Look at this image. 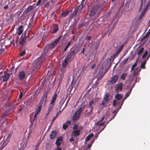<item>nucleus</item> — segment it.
Here are the masks:
<instances>
[{"label":"nucleus","mask_w":150,"mask_h":150,"mask_svg":"<svg viewBox=\"0 0 150 150\" xmlns=\"http://www.w3.org/2000/svg\"><path fill=\"white\" fill-rule=\"evenodd\" d=\"M123 96L120 94L116 95L115 97L116 99L121 100Z\"/></svg>","instance_id":"31"},{"label":"nucleus","mask_w":150,"mask_h":150,"mask_svg":"<svg viewBox=\"0 0 150 150\" xmlns=\"http://www.w3.org/2000/svg\"><path fill=\"white\" fill-rule=\"evenodd\" d=\"M127 97H126V96H125V97L124 98L122 99V103L121 104V106H122V104L124 102V101L127 98Z\"/></svg>","instance_id":"62"},{"label":"nucleus","mask_w":150,"mask_h":150,"mask_svg":"<svg viewBox=\"0 0 150 150\" xmlns=\"http://www.w3.org/2000/svg\"><path fill=\"white\" fill-rule=\"evenodd\" d=\"M25 40H26V38H24V37L22 38L21 37V38L20 39V42L19 43V45H22V44H23L24 43Z\"/></svg>","instance_id":"29"},{"label":"nucleus","mask_w":150,"mask_h":150,"mask_svg":"<svg viewBox=\"0 0 150 150\" xmlns=\"http://www.w3.org/2000/svg\"><path fill=\"white\" fill-rule=\"evenodd\" d=\"M117 56V55H116L115 53L113 54L112 55L110 56V58H109L108 59L109 61L110 62H111V61H113L114 60L115 57ZM108 60V59H107V60Z\"/></svg>","instance_id":"23"},{"label":"nucleus","mask_w":150,"mask_h":150,"mask_svg":"<svg viewBox=\"0 0 150 150\" xmlns=\"http://www.w3.org/2000/svg\"><path fill=\"white\" fill-rule=\"evenodd\" d=\"M10 74L8 73H5L3 72L0 73V80L3 79L4 81H7L9 77Z\"/></svg>","instance_id":"4"},{"label":"nucleus","mask_w":150,"mask_h":150,"mask_svg":"<svg viewBox=\"0 0 150 150\" xmlns=\"http://www.w3.org/2000/svg\"><path fill=\"white\" fill-rule=\"evenodd\" d=\"M146 63V61H145L144 62L142 63L141 65V68L142 69H145V65Z\"/></svg>","instance_id":"38"},{"label":"nucleus","mask_w":150,"mask_h":150,"mask_svg":"<svg viewBox=\"0 0 150 150\" xmlns=\"http://www.w3.org/2000/svg\"><path fill=\"white\" fill-rule=\"evenodd\" d=\"M54 28L53 29V31L52 32V34H54L56 33L58 30L59 28L58 25L55 24L54 26Z\"/></svg>","instance_id":"25"},{"label":"nucleus","mask_w":150,"mask_h":150,"mask_svg":"<svg viewBox=\"0 0 150 150\" xmlns=\"http://www.w3.org/2000/svg\"><path fill=\"white\" fill-rule=\"evenodd\" d=\"M40 142H38L35 146V150H37L38 148L40 145Z\"/></svg>","instance_id":"54"},{"label":"nucleus","mask_w":150,"mask_h":150,"mask_svg":"<svg viewBox=\"0 0 150 150\" xmlns=\"http://www.w3.org/2000/svg\"><path fill=\"white\" fill-rule=\"evenodd\" d=\"M62 35H60L57 39H56L52 42L51 44L48 46L49 49H52L55 46L57 43L59 42V40L62 38Z\"/></svg>","instance_id":"5"},{"label":"nucleus","mask_w":150,"mask_h":150,"mask_svg":"<svg viewBox=\"0 0 150 150\" xmlns=\"http://www.w3.org/2000/svg\"><path fill=\"white\" fill-rule=\"evenodd\" d=\"M118 78V76L117 75H114L111 78L110 80L108 81V83L111 84H114L116 82Z\"/></svg>","instance_id":"7"},{"label":"nucleus","mask_w":150,"mask_h":150,"mask_svg":"<svg viewBox=\"0 0 150 150\" xmlns=\"http://www.w3.org/2000/svg\"><path fill=\"white\" fill-rule=\"evenodd\" d=\"M146 0H141V4L140 6V8L139 9V11H140L141 10V9L142 8V5L144 4Z\"/></svg>","instance_id":"42"},{"label":"nucleus","mask_w":150,"mask_h":150,"mask_svg":"<svg viewBox=\"0 0 150 150\" xmlns=\"http://www.w3.org/2000/svg\"><path fill=\"white\" fill-rule=\"evenodd\" d=\"M122 103V101L121 100H118L117 99H115L114 100L113 103V106L115 107L116 105H119L121 106V104ZM120 107H121L120 106Z\"/></svg>","instance_id":"15"},{"label":"nucleus","mask_w":150,"mask_h":150,"mask_svg":"<svg viewBox=\"0 0 150 150\" xmlns=\"http://www.w3.org/2000/svg\"><path fill=\"white\" fill-rule=\"evenodd\" d=\"M106 125H105V126L103 127V128L101 130V131H100V132H98L97 133H96V134H95V136L94 137H95V138H96V139H97V138L98 137V135H99V134H100V132H101L105 128V126H106Z\"/></svg>","instance_id":"46"},{"label":"nucleus","mask_w":150,"mask_h":150,"mask_svg":"<svg viewBox=\"0 0 150 150\" xmlns=\"http://www.w3.org/2000/svg\"><path fill=\"white\" fill-rule=\"evenodd\" d=\"M9 114L8 111L7 110H5V112L3 113L1 116V117L3 118L6 116H8Z\"/></svg>","instance_id":"33"},{"label":"nucleus","mask_w":150,"mask_h":150,"mask_svg":"<svg viewBox=\"0 0 150 150\" xmlns=\"http://www.w3.org/2000/svg\"><path fill=\"white\" fill-rule=\"evenodd\" d=\"M62 148L59 146H57V148L54 149V150H62Z\"/></svg>","instance_id":"64"},{"label":"nucleus","mask_w":150,"mask_h":150,"mask_svg":"<svg viewBox=\"0 0 150 150\" xmlns=\"http://www.w3.org/2000/svg\"><path fill=\"white\" fill-rule=\"evenodd\" d=\"M14 42L15 41L14 39H13L12 40L10 41V44L11 45H12L13 46H14Z\"/></svg>","instance_id":"55"},{"label":"nucleus","mask_w":150,"mask_h":150,"mask_svg":"<svg viewBox=\"0 0 150 150\" xmlns=\"http://www.w3.org/2000/svg\"><path fill=\"white\" fill-rule=\"evenodd\" d=\"M103 9V6L96 5L94 6L90 11L89 16L91 17L98 16Z\"/></svg>","instance_id":"2"},{"label":"nucleus","mask_w":150,"mask_h":150,"mask_svg":"<svg viewBox=\"0 0 150 150\" xmlns=\"http://www.w3.org/2000/svg\"><path fill=\"white\" fill-rule=\"evenodd\" d=\"M12 110V108H11V105H9L6 106V110L8 111V113Z\"/></svg>","instance_id":"37"},{"label":"nucleus","mask_w":150,"mask_h":150,"mask_svg":"<svg viewBox=\"0 0 150 150\" xmlns=\"http://www.w3.org/2000/svg\"><path fill=\"white\" fill-rule=\"evenodd\" d=\"M150 30H149L148 32L145 35L147 37H148L150 35Z\"/></svg>","instance_id":"63"},{"label":"nucleus","mask_w":150,"mask_h":150,"mask_svg":"<svg viewBox=\"0 0 150 150\" xmlns=\"http://www.w3.org/2000/svg\"><path fill=\"white\" fill-rule=\"evenodd\" d=\"M66 67H62L60 69V71L62 73H64V72L66 69Z\"/></svg>","instance_id":"52"},{"label":"nucleus","mask_w":150,"mask_h":150,"mask_svg":"<svg viewBox=\"0 0 150 150\" xmlns=\"http://www.w3.org/2000/svg\"><path fill=\"white\" fill-rule=\"evenodd\" d=\"M132 88L133 87H131L129 91L126 93L125 96H126V97H128L129 96L131 93Z\"/></svg>","instance_id":"40"},{"label":"nucleus","mask_w":150,"mask_h":150,"mask_svg":"<svg viewBox=\"0 0 150 150\" xmlns=\"http://www.w3.org/2000/svg\"><path fill=\"white\" fill-rule=\"evenodd\" d=\"M68 58H67V57L64 59V62L62 63V66L63 67H66L67 65L68 62V60H69Z\"/></svg>","instance_id":"20"},{"label":"nucleus","mask_w":150,"mask_h":150,"mask_svg":"<svg viewBox=\"0 0 150 150\" xmlns=\"http://www.w3.org/2000/svg\"><path fill=\"white\" fill-rule=\"evenodd\" d=\"M70 123L71 122L70 121L68 120L65 123L63 124L62 126L64 130H66L68 127Z\"/></svg>","instance_id":"19"},{"label":"nucleus","mask_w":150,"mask_h":150,"mask_svg":"<svg viewBox=\"0 0 150 150\" xmlns=\"http://www.w3.org/2000/svg\"><path fill=\"white\" fill-rule=\"evenodd\" d=\"M138 59H137L136 60L134 63L132 65L131 67V70H132L134 69L137 66L138 63Z\"/></svg>","instance_id":"36"},{"label":"nucleus","mask_w":150,"mask_h":150,"mask_svg":"<svg viewBox=\"0 0 150 150\" xmlns=\"http://www.w3.org/2000/svg\"><path fill=\"white\" fill-rule=\"evenodd\" d=\"M83 7V4L81 3L75 10L78 13H80L82 10Z\"/></svg>","instance_id":"16"},{"label":"nucleus","mask_w":150,"mask_h":150,"mask_svg":"<svg viewBox=\"0 0 150 150\" xmlns=\"http://www.w3.org/2000/svg\"><path fill=\"white\" fill-rule=\"evenodd\" d=\"M131 82H129V83H127V88H126L127 89H129L131 87H132V86H131ZM134 84L133 85V86H132V87H133V86H134Z\"/></svg>","instance_id":"43"},{"label":"nucleus","mask_w":150,"mask_h":150,"mask_svg":"<svg viewBox=\"0 0 150 150\" xmlns=\"http://www.w3.org/2000/svg\"><path fill=\"white\" fill-rule=\"evenodd\" d=\"M146 10V8H144V10L142 11L141 13L140 14V15L139 16V18L140 19H141L144 16L145 11Z\"/></svg>","instance_id":"24"},{"label":"nucleus","mask_w":150,"mask_h":150,"mask_svg":"<svg viewBox=\"0 0 150 150\" xmlns=\"http://www.w3.org/2000/svg\"><path fill=\"white\" fill-rule=\"evenodd\" d=\"M148 54V51H146L144 54H143L142 56V58H144V57H145L146 55H147Z\"/></svg>","instance_id":"53"},{"label":"nucleus","mask_w":150,"mask_h":150,"mask_svg":"<svg viewBox=\"0 0 150 150\" xmlns=\"http://www.w3.org/2000/svg\"><path fill=\"white\" fill-rule=\"evenodd\" d=\"M33 8V6H29L24 11L23 15L25 14L27 15L32 11Z\"/></svg>","instance_id":"12"},{"label":"nucleus","mask_w":150,"mask_h":150,"mask_svg":"<svg viewBox=\"0 0 150 150\" xmlns=\"http://www.w3.org/2000/svg\"><path fill=\"white\" fill-rule=\"evenodd\" d=\"M25 53V50H23L21 51V52L20 54V55L21 56H23Z\"/></svg>","instance_id":"51"},{"label":"nucleus","mask_w":150,"mask_h":150,"mask_svg":"<svg viewBox=\"0 0 150 150\" xmlns=\"http://www.w3.org/2000/svg\"><path fill=\"white\" fill-rule=\"evenodd\" d=\"M82 111V108H79L78 110L76 111L74 116L73 117V120H76L80 117L81 112Z\"/></svg>","instance_id":"6"},{"label":"nucleus","mask_w":150,"mask_h":150,"mask_svg":"<svg viewBox=\"0 0 150 150\" xmlns=\"http://www.w3.org/2000/svg\"><path fill=\"white\" fill-rule=\"evenodd\" d=\"M80 130H75L72 132V134L74 136H79L80 134Z\"/></svg>","instance_id":"21"},{"label":"nucleus","mask_w":150,"mask_h":150,"mask_svg":"<svg viewBox=\"0 0 150 150\" xmlns=\"http://www.w3.org/2000/svg\"><path fill=\"white\" fill-rule=\"evenodd\" d=\"M149 6H150V0L149 1L147 4L146 5V6L144 7V8H146V9H147L148 7Z\"/></svg>","instance_id":"60"},{"label":"nucleus","mask_w":150,"mask_h":150,"mask_svg":"<svg viewBox=\"0 0 150 150\" xmlns=\"http://www.w3.org/2000/svg\"><path fill=\"white\" fill-rule=\"evenodd\" d=\"M109 96L108 94H105L103 98V100L105 102H107L109 100Z\"/></svg>","instance_id":"30"},{"label":"nucleus","mask_w":150,"mask_h":150,"mask_svg":"<svg viewBox=\"0 0 150 150\" xmlns=\"http://www.w3.org/2000/svg\"><path fill=\"white\" fill-rule=\"evenodd\" d=\"M5 51L4 49L1 48L0 50V55L3 53Z\"/></svg>","instance_id":"61"},{"label":"nucleus","mask_w":150,"mask_h":150,"mask_svg":"<svg viewBox=\"0 0 150 150\" xmlns=\"http://www.w3.org/2000/svg\"><path fill=\"white\" fill-rule=\"evenodd\" d=\"M69 11H67L65 12H62L61 13V15L62 17H65L67 16L69 13Z\"/></svg>","instance_id":"34"},{"label":"nucleus","mask_w":150,"mask_h":150,"mask_svg":"<svg viewBox=\"0 0 150 150\" xmlns=\"http://www.w3.org/2000/svg\"><path fill=\"white\" fill-rule=\"evenodd\" d=\"M144 50V48L143 47H141L140 49L138 51L137 54L138 55V58H139L140 56L142 54Z\"/></svg>","instance_id":"28"},{"label":"nucleus","mask_w":150,"mask_h":150,"mask_svg":"<svg viewBox=\"0 0 150 150\" xmlns=\"http://www.w3.org/2000/svg\"><path fill=\"white\" fill-rule=\"evenodd\" d=\"M11 135L12 134H11L10 133L7 137L6 139V142H7V143H8L10 140V139L11 137Z\"/></svg>","instance_id":"45"},{"label":"nucleus","mask_w":150,"mask_h":150,"mask_svg":"<svg viewBox=\"0 0 150 150\" xmlns=\"http://www.w3.org/2000/svg\"><path fill=\"white\" fill-rule=\"evenodd\" d=\"M25 73L23 71H21L18 74V77L20 80L24 79L25 77Z\"/></svg>","instance_id":"13"},{"label":"nucleus","mask_w":150,"mask_h":150,"mask_svg":"<svg viewBox=\"0 0 150 150\" xmlns=\"http://www.w3.org/2000/svg\"><path fill=\"white\" fill-rule=\"evenodd\" d=\"M128 60V58H127L126 59H125L123 60L122 62L121 63L123 64H125L126 62H127Z\"/></svg>","instance_id":"50"},{"label":"nucleus","mask_w":150,"mask_h":150,"mask_svg":"<svg viewBox=\"0 0 150 150\" xmlns=\"http://www.w3.org/2000/svg\"><path fill=\"white\" fill-rule=\"evenodd\" d=\"M122 13L121 11L120 10L118 11L117 13L116 14L115 17L114 18V19L117 18H119L121 15H122Z\"/></svg>","instance_id":"27"},{"label":"nucleus","mask_w":150,"mask_h":150,"mask_svg":"<svg viewBox=\"0 0 150 150\" xmlns=\"http://www.w3.org/2000/svg\"><path fill=\"white\" fill-rule=\"evenodd\" d=\"M78 13L76 11L74 10V12L71 14L70 15V18H72L76 16Z\"/></svg>","instance_id":"39"},{"label":"nucleus","mask_w":150,"mask_h":150,"mask_svg":"<svg viewBox=\"0 0 150 150\" xmlns=\"http://www.w3.org/2000/svg\"><path fill=\"white\" fill-rule=\"evenodd\" d=\"M123 47V45H121L120 47H119L118 50L115 53V54L117 55L120 53V52L122 50Z\"/></svg>","instance_id":"26"},{"label":"nucleus","mask_w":150,"mask_h":150,"mask_svg":"<svg viewBox=\"0 0 150 150\" xmlns=\"http://www.w3.org/2000/svg\"><path fill=\"white\" fill-rule=\"evenodd\" d=\"M48 93V92L47 91L45 92L42 98L40 101V105H41L43 104L44 102H45L44 105H45V102L47 100V95Z\"/></svg>","instance_id":"8"},{"label":"nucleus","mask_w":150,"mask_h":150,"mask_svg":"<svg viewBox=\"0 0 150 150\" xmlns=\"http://www.w3.org/2000/svg\"><path fill=\"white\" fill-rule=\"evenodd\" d=\"M38 115V114H37V113H35V114L34 115L33 117V121H32L31 122V125H33V122H34V120L36 119L37 116Z\"/></svg>","instance_id":"41"},{"label":"nucleus","mask_w":150,"mask_h":150,"mask_svg":"<svg viewBox=\"0 0 150 150\" xmlns=\"http://www.w3.org/2000/svg\"><path fill=\"white\" fill-rule=\"evenodd\" d=\"M57 134V132L56 131H52L49 137L51 139H54L56 137Z\"/></svg>","instance_id":"11"},{"label":"nucleus","mask_w":150,"mask_h":150,"mask_svg":"<svg viewBox=\"0 0 150 150\" xmlns=\"http://www.w3.org/2000/svg\"><path fill=\"white\" fill-rule=\"evenodd\" d=\"M23 109L22 106H19L18 107V110L20 112L22 111Z\"/></svg>","instance_id":"59"},{"label":"nucleus","mask_w":150,"mask_h":150,"mask_svg":"<svg viewBox=\"0 0 150 150\" xmlns=\"http://www.w3.org/2000/svg\"><path fill=\"white\" fill-rule=\"evenodd\" d=\"M104 117H103L100 120L98 121V122L96 123V127H97L98 126L99 127L104 125L105 124V122H102L104 120Z\"/></svg>","instance_id":"14"},{"label":"nucleus","mask_w":150,"mask_h":150,"mask_svg":"<svg viewBox=\"0 0 150 150\" xmlns=\"http://www.w3.org/2000/svg\"><path fill=\"white\" fill-rule=\"evenodd\" d=\"M62 141L56 140L55 142V144L57 146H59L62 144Z\"/></svg>","instance_id":"47"},{"label":"nucleus","mask_w":150,"mask_h":150,"mask_svg":"<svg viewBox=\"0 0 150 150\" xmlns=\"http://www.w3.org/2000/svg\"><path fill=\"white\" fill-rule=\"evenodd\" d=\"M57 97V95L56 94H54L53 96L50 103L54 104V102L56 100Z\"/></svg>","instance_id":"22"},{"label":"nucleus","mask_w":150,"mask_h":150,"mask_svg":"<svg viewBox=\"0 0 150 150\" xmlns=\"http://www.w3.org/2000/svg\"><path fill=\"white\" fill-rule=\"evenodd\" d=\"M94 135L93 134H90L88 135L86 138V141H88Z\"/></svg>","instance_id":"32"},{"label":"nucleus","mask_w":150,"mask_h":150,"mask_svg":"<svg viewBox=\"0 0 150 150\" xmlns=\"http://www.w3.org/2000/svg\"><path fill=\"white\" fill-rule=\"evenodd\" d=\"M54 105V104H51V103L50 104L48 108V109L47 111V116L48 114L50 113L52 110Z\"/></svg>","instance_id":"17"},{"label":"nucleus","mask_w":150,"mask_h":150,"mask_svg":"<svg viewBox=\"0 0 150 150\" xmlns=\"http://www.w3.org/2000/svg\"><path fill=\"white\" fill-rule=\"evenodd\" d=\"M71 44V42L69 41L68 42V44L67 45V46H66L65 47L64 50V51H65L67 50V48H68L69 46H70V45Z\"/></svg>","instance_id":"48"},{"label":"nucleus","mask_w":150,"mask_h":150,"mask_svg":"<svg viewBox=\"0 0 150 150\" xmlns=\"http://www.w3.org/2000/svg\"><path fill=\"white\" fill-rule=\"evenodd\" d=\"M58 116H59V115H58V113H57L56 114V116L55 117H54V118H53V119H52V122H53L55 121V119L58 117Z\"/></svg>","instance_id":"57"},{"label":"nucleus","mask_w":150,"mask_h":150,"mask_svg":"<svg viewBox=\"0 0 150 150\" xmlns=\"http://www.w3.org/2000/svg\"><path fill=\"white\" fill-rule=\"evenodd\" d=\"M47 54L45 52L39 58H37L32 64L33 71L40 68V66L42 62L46 58Z\"/></svg>","instance_id":"1"},{"label":"nucleus","mask_w":150,"mask_h":150,"mask_svg":"<svg viewBox=\"0 0 150 150\" xmlns=\"http://www.w3.org/2000/svg\"><path fill=\"white\" fill-rule=\"evenodd\" d=\"M127 75V74H122L120 77V79L123 80H125Z\"/></svg>","instance_id":"44"},{"label":"nucleus","mask_w":150,"mask_h":150,"mask_svg":"<svg viewBox=\"0 0 150 150\" xmlns=\"http://www.w3.org/2000/svg\"><path fill=\"white\" fill-rule=\"evenodd\" d=\"M120 108H121V107H120L119 108V109H118V110H114L113 111V113L114 114V116H113V117H112L111 118V120H109V121H110L111 120H112L114 118V117L116 116V114H117V112L119 110Z\"/></svg>","instance_id":"35"},{"label":"nucleus","mask_w":150,"mask_h":150,"mask_svg":"<svg viewBox=\"0 0 150 150\" xmlns=\"http://www.w3.org/2000/svg\"><path fill=\"white\" fill-rule=\"evenodd\" d=\"M123 84L122 83H120L116 84L115 88V91L118 93L119 91H121L122 89Z\"/></svg>","instance_id":"10"},{"label":"nucleus","mask_w":150,"mask_h":150,"mask_svg":"<svg viewBox=\"0 0 150 150\" xmlns=\"http://www.w3.org/2000/svg\"><path fill=\"white\" fill-rule=\"evenodd\" d=\"M96 102L93 100H92L89 102L88 105L86 107V111L87 112L86 116H89L91 115Z\"/></svg>","instance_id":"3"},{"label":"nucleus","mask_w":150,"mask_h":150,"mask_svg":"<svg viewBox=\"0 0 150 150\" xmlns=\"http://www.w3.org/2000/svg\"><path fill=\"white\" fill-rule=\"evenodd\" d=\"M42 109V105H40L39 106L38 109L37 110L40 112Z\"/></svg>","instance_id":"58"},{"label":"nucleus","mask_w":150,"mask_h":150,"mask_svg":"<svg viewBox=\"0 0 150 150\" xmlns=\"http://www.w3.org/2000/svg\"><path fill=\"white\" fill-rule=\"evenodd\" d=\"M92 24L93 25V29H94L95 28H97L99 25L98 24L97 22H96L94 23H92Z\"/></svg>","instance_id":"49"},{"label":"nucleus","mask_w":150,"mask_h":150,"mask_svg":"<svg viewBox=\"0 0 150 150\" xmlns=\"http://www.w3.org/2000/svg\"><path fill=\"white\" fill-rule=\"evenodd\" d=\"M56 140L61 141L62 142L63 140V137L62 136H59L58 137Z\"/></svg>","instance_id":"56"},{"label":"nucleus","mask_w":150,"mask_h":150,"mask_svg":"<svg viewBox=\"0 0 150 150\" xmlns=\"http://www.w3.org/2000/svg\"><path fill=\"white\" fill-rule=\"evenodd\" d=\"M23 26L21 25L18 28L16 33H17L18 35H20L22 33L23 30L22 29Z\"/></svg>","instance_id":"18"},{"label":"nucleus","mask_w":150,"mask_h":150,"mask_svg":"<svg viewBox=\"0 0 150 150\" xmlns=\"http://www.w3.org/2000/svg\"><path fill=\"white\" fill-rule=\"evenodd\" d=\"M75 54V49L74 47L71 48L70 50L67 54V58L70 59L71 57Z\"/></svg>","instance_id":"9"}]
</instances>
